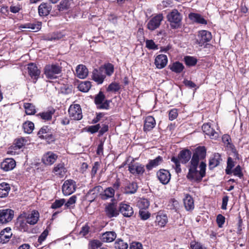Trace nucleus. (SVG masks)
I'll return each instance as SVG.
<instances>
[{
    "instance_id": "obj_1",
    "label": "nucleus",
    "mask_w": 249,
    "mask_h": 249,
    "mask_svg": "<svg viewBox=\"0 0 249 249\" xmlns=\"http://www.w3.org/2000/svg\"><path fill=\"white\" fill-rule=\"evenodd\" d=\"M198 163H194L191 161L189 172L187 176L188 179L192 181H198L202 179L205 175L206 164L201 162L199 165V171L197 170Z\"/></svg>"
},
{
    "instance_id": "obj_2",
    "label": "nucleus",
    "mask_w": 249,
    "mask_h": 249,
    "mask_svg": "<svg viewBox=\"0 0 249 249\" xmlns=\"http://www.w3.org/2000/svg\"><path fill=\"white\" fill-rule=\"evenodd\" d=\"M191 152L189 150H183L180 152L178 158L173 157L171 161L173 162V167L175 168L177 173L181 172L180 162L182 163H186L190 159Z\"/></svg>"
},
{
    "instance_id": "obj_3",
    "label": "nucleus",
    "mask_w": 249,
    "mask_h": 249,
    "mask_svg": "<svg viewBox=\"0 0 249 249\" xmlns=\"http://www.w3.org/2000/svg\"><path fill=\"white\" fill-rule=\"evenodd\" d=\"M167 20L172 29H178L181 27L182 16L177 9H173L167 15Z\"/></svg>"
},
{
    "instance_id": "obj_4",
    "label": "nucleus",
    "mask_w": 249,
    "mask_h": 249,
    "mask_svg": "<svg viewBox=\"0 0 249 249\" xmlns=\"http://www.w3.org/2000/svg\"><path fill=\"white\" fill-rule=\"evenodd\" d=\"M61 71V67L56 64L47 65L44 69V73L46 77L51 79L56 78V75L60 74Z\"/></svg>"
},
{
    "instance_id": "obj_5",
    "label": "nucleus",
    "mask_w": 249,
    "mask_h": 249,
    "mask_svg": "<svg viewBox=\"0 0 249 249\" xmlns=\"http://www.w3.org/2000/svg\"><path fill=\"white\" fill-rule=\"evenodd\" d=\"M68 112L70 117L74 120H80L83 117L82 109L79 104L71 105Z\"/></svg>"
},
{
    "instance_id": "obj_6",
    "label": "nucleus",
    "mask_w": 249,
    "mask_h": 249,
    "mask_svg": "<svg viewBox=\"0 0 249 249\" xmlns=\"http://www.w3.org/2000/svg\"><path fill=\"white\" fill-rule=\"evenodd\" d=\"M163 18V17L162 14H159L157 15L149 21L147 24V28L151 31L155 30L159 27Z\"/></svg>"
},
{
    "instance_id": "obj_7",
    "label": "nucleus",
    "mask_w": 249,
    "mask_h": 249,
    "mask_svg": "<svg viewBox=\"0 0 249 249\" xmlns=\"http://www.w3.org/2000/svg\"><path fill=\"white\" fill-rule=\"evenodd\" d=\"M14 214V211L9 209L0 210V224H5L11 221Z\"/></svg>"
},
{
    "instance_id": "obj_8",
    "label": "nucleus",
    "mask_w": 249,
    "mask_h": 249,
    "mask_svg": "<svg viewBox=\"0 0 249 249\" xmlns=\"http://www.w3.org/2000/svg\"><path fill=\"white\" fill-rule=\"evenodd\" d=\"M105 212L109 218L117 216L119 214L117 203L114 202L108 203L105 208Z\"/></svg>"
},
{
    "instance_id": "obj_9",
    "label": "nucleus",
    "mask_w": 249,
    "mask_h": 249,
    "mask_svg": "<svg viewBox=\"0 0 249 249\" xmlns=\"http://www.w3.org/2000/svg\"><path fill=\"white\" fill-rule=\"evenodd\" d=\"M38 137L41 139H44L48 143L54 141V137L48 126H43L38 132Z\"/></svg>"
},
{
    "instance_id": "obj_10",
    "label": "nucleus",
    "mask_w": 249,
    "mask_h": 249,
    "mask_svg": "<svg viewBox=\"0 0 249 249\" xmlns=\"http://www.w3.org/2000/svg\"><path fill=\"white\" fill-rule=\"evenodd\" d=\"M105 96L102 91L96 96L95 103L100 109H108L109 107V101L105 100Z\"/></svg>"
},
{
    "instance_id": "obj_11",
    "label": "nucleus",
    "mask_w": 249,
    "mask_h": 249,
    "mask_svg": "<svg viewBox=\"0 0 249 249\" xmlns=\"http://www.w3.org/2000/svg\"><path fill=\"white\" fill-rule=\"evenodd\" d=\"M76 188L75 182L71 179L65 181L62 186V191L64 195L68 196L73 193Z\"/></svg>"
},
{
    "instance_id": "obj_12",
    "label": "nucleus",
    "mask_w": 249,
    "mask_h": 249,
    "mask_svg": "<svg viewBox=\"0 0 249 249\" xmlns=\"http://www.w3.org/2000/svg\"><path fill=\"white\" fill-rule=\"evenodd\" d=\"M206 153V149L204 147H198L194 153L191 161L194 163L198 164L200 160L205 158Z\"/></svg>"
},
{
    "instance_id": "obj_13",
    "label": "nucleus",
    "mask_w": 249,
    "mask_h": 249,
    "mask_svg": "<svg viewBox=\"0 0 249 249\" xmlns=\"http://www.w3.org/2000/svg\"><path fill=\"white\" fill-rule=\"evenodd\" d=\"M58 156L52 151L46 153L42 158V161L46 165H52L57 159Z\"/></svg>"
},
{
    "instance_id": "obj_14",
    "label": "nucleus",
    "mask_w": 249,
    "mask_h": 249,
    "mask_svg": "<svg viewBox=\"0 0 249 249\" xmlns=\"http://www.w3.org/2000/svg\"><path fill=\"white\" fill-rule=\"evenodd\" d=\"M198 36L199 40H197V42L201 46H202L205 43L209 42L212 38L211 32L206 30H202L199 31L198 32Z\"/></svg>"
},
{
    "instance_id": "obj_15",
    "label": "nucleus",
    "mask_w": 249,
    "mask_h": 249,
    "mask_svg": "<svg viewBox=\"0 0 249 249\" xmlns=\"http://www.w3.org/2000/svg\"><path fill=\"white\" fill-rule=\"evenodd\" d=\"M128 170L134 175H142L145 170L144 166L139 163L131 162L128 165Z\"/></svg>"
},
{
    "instance_id": "obj_16",
    "label": "nucleus",
    "mask_w": 249,
    "mask_h": 249,
    "mask_svg": "<svg viewBox=\"0 0 249 249\" xmlns=\"http://www.w3.org/2000/svg\"><path fill=\"white\" fill-rule=\"evenodd\" d=\"M16 165L15 160L12 158L5 159L0 164V168L5 171H9L13 170Z\"/></svg>"
},
{
    "instance_id": "obj_17",
    "label": "nucleus",
    "mask_w": 249,
    "mask_h": 249,
    "mask_svg": "<svg viewBox=\"0 0 249 249\" xmlns=\"http://www.w3.org/2000/svg\"><path fill=\"white\" fill-rule=\"evenodd\" d=\"M120 212L125 217H130L133 213V209L129 205L121 203L119 207V212Z\"/></svg>"
},
{
    "instance_id": "obj_18",
    "label": "nucleus",
    "mask_w": 249,
    "mask_h": 249,
    "mask_svg": "<svg viewBox=\"0 0 249 249\" xmlns=\"http://www.w3.org/2000/svg\"><path fill=\"white\" fill-rule=\"evenodd\" d=\"M157 175L160 182L163 184H167L170 180L171 175L167 170L161 169L157 172Z\"/></svg>"
},
{
    "instance_id": "obj_19",
    "label": "nucleus",
    "mask_w": 249,
    "mask_h": 249,
    "mask_svg": "<svg viewBox=\"0 0 249 249\" xmlns=\"http://www.w3.org/2000/svg\"><path fill=\"white\" fill-rule=\"evenodd\" d=\"M67 172V169L63 162L56 164L53 168V173L59 178L63 177Z\"/></svg>"
},
{
    "instance_id": "obj_20",
    "label": "nucleus",
    "mask_w": 249,
    "mask_h": 249,
    "mask_svg": "<svg viewBox=\"0 0 249 249\" xmlns=\"http://www.w3.org/2000/svg\"><path fill=\"white\" fill-rule=\"evenodd\" d=\"M28 73L30 76L34 80H36L38 78L40 74V71L38 69L36 65L31 63L29 64L28 67Z\"/></svg>"
},
{
    "instance_id": "obj_21",
    "label": "nucleus",
    "mask_w": 249,
    "mask_h": 249,
    "mask_svg": "<svg viewBox=\"0 0 249 249\" xmlns=\"http://www.w3.org/2000/svg\"><path fill=\"white\" fill-rule=\"evenodd\" d=\"M92 79L98 84H102L106 77L102 69H94L92 71Z\"/></svg>"
},
{
    "instance_id": "obj_22",
    "label": "nucleus",
    "mask_w": 249,
    "mask_h": 249,
    "mask_svg": "<svg viewBox=\"0 0 249 249\" xmlns=\"http://www.w3.org/2000/svg\"><path fill=\"white\" fill-rule=\"evenodd\" d=\"M12 235L11 228L9 227L5 228L0 232V243L4 244L7 242Z\"/></svg>"
},
{
    "instance_id": "obj_23",
    "label": "nucleus",
    "mask_w": 249,
    "mask_h": 249,
    "mask_svg": "<svg viewBox=\"0 0 249 249\" xmlns=\"http://www.w3.org/2000/svg\"><path fill=\"white\" fill-rule=\"evenodd\" d=\"M52 10V6L47 3H42L38 7V14L40 16L48 15Z\"/></svg>"
},
{
    "instance_id": "obj_24",
    "label": "nucleus",
    "mask_w": 249,
    "mask_h": 249,
    "mask_svg": "<svg viewBox=\"0 0 249 249\" xmlns=\"http://www.w3.org/2000/svg\"><path fill=\"white\" fill-rule=\"evenodd\" d=\"M167 63V57L166 55L160 54L155 58V64L158 69L164 68Z\"/></svg>"
},
{
    "instance_id": "obj_25",
    "label": "nucleus",
    "mask_w": 249,
    "mask_h": 249,
    "mask_svg": "<svg viewBox=\"0 0 249 249\" xmlns=\"http://www.w3.org/2000/svg\"><path fill=\"white\" fill-rule=\"evenodd\" d=\"M202 129L203 132L211 139H215L218 137L217 133L213 128H211L209 124H204L202 126Z\"/></svg>"
},
{
    "instance_id": "obj_26",
    "label": "nucleus",
    "mask_w": 249,
    "mask_h": 249,
    "mask_svg": "<svg viewBox=\"0 0 249 249\" xmlns=\"http://www.w3.org/2000/svg\"><path fill=\"white\" fill-rule=\"evenodd\" d=\"M28 222L25 218L19 216L16 223V227L20 231H25L28 229Z\"/></svg>"
},
{
    "instance_id": "obj_27",
    "label": "nucleus",
    "mask_w": 249,
    "mask_h": 249,
    "mask_svg": "<svg viewBox=\"0 0 249 249\" xmlns=\"http://www.w3.org/2000/svg\"><path fill=\"white\" fill-rule=\"evenodd\" d=\"M156 121L151 116H148L145 118L143 130L144 131H150L155 126Z\"/></svg>"
},
{
    "instance_id": "obj_28",
    "label": "nucleus",
    "mask_w": 249,
    "mask_h": 249,
    "mask_svg": "<svg viewBox=\"0 0 249 249\" xmlns=\"http://www.w3.org/2000/svg\"><path fill=\"white\" fill-rule=\"evenodd\" d=\"M75 74L81 79L85 78L88 74V70L85 66L79 65L76 69Z\"/></svg>"
},
{
    "instance_id": "obj_29",
    "label": "nucleus",
    "mask_w": 249,
    "mask_h": 249,
    "mask_svg": "<svg viewBox=\"0 0 249 249\" xmlns=\"http://www.w3.org/2000/svg\"><path fill=\"white\" fill-rule=\"evenodd\" d=\"M41 28V23L37 22V23H27L20 26L21 29H28L29 31L37 32Z\"/></svg>"
},
{
    "instance_id": "obj_30",
    "label": "nucleus",
    "mask_w": 249,
    "mask_h": 249,
    "mask_svg": "<svg viewBox=\"0 0 249 249\" xmlns=\"http://www.w3.org/2000/svg\"><path fill=\"white\" fill-rule=\"evenodd\" d=\"M39 218V213L37 211H33L31 213L28 214L25 219L28 223L30 225H34L37 222Z\"/></svg>"
},
{
    "instance_id": "obj_31",
    "label": "nucleus",
    "mask_w": 249,
    "mask_h": 249,
    "mask_svg": "<svg viewBox=\"0 0 249 249\" xmlns=\"http://www.w3.org/2000/svg\"><path fill=\"white\" fill-rule=\"evenodd\" d=\"M189 18L194 22L202 24H207V21L199 14L191 13L189 15Z\"/></svg>"
},
{
    "instance_id": "obj_32",
    "label": "nucleus",
    "mask_w": 249,
    "mask_h": 249,
    "mask_svg": "<svg viewBox=\"0 0 249 249\" xmlns=\"http://www.w3.org/2000/svg\"><path fill=\"white\" fill-rule=\"evenodd\" d=\"M116 238L114 231H107L102 234L101 239L104 242H111Z\"/></svg>"
},
{
    "instance_id": "obj_33",
    "label": "nucleus",
    "mask_w": 249,
    "mask_h": 249,
    "mask_svg": "<svg viewBox=\"0 0 249 249\" xmlns=\"http://www.w3.org/2000/svg\"><path fill=\"white\" fill-rule=\"evenodd\" d=\"M184 205L186 210H192L194 208L193 198L189 195H186L183 199Z\"/></svg>"
},
{
    "instance_id": "obj_34",
    "label": "nucleus",
    "mask_w": 249,
    "mask_h": 249,
    "mask_svg": "<svg viewBox=\"0 0 249 249\" xmlns=\"http://www.w3.org/2000/svg\"><path fill=\"white\" fill-rule=\"evenodd\" d=\"M102 190L103 188L101 186H95L88 192L87 196L88 197H90L92 200H93L97 196L98 194L101 192V191Z\"/></svg>"
},
{
    "instance_id": "obj_35",
    "label": "nucleus",
    "mask_w": 249,
    "mask_h": 249,
    "mask_svg": "<svg viewBox=\"0 0 249 249\" xmlns=\"http://www.w3.org/2000/svg\"><path fill=\"white\" fill-rule=\"evenodd\" d=\"M10 187L9 184L3 182L0 184V197H5L9 194Z\"/></svg>"
},
{
    "instance_id": "obj_36",
    "label": "nucleus",
    "mask_w": 249,
    "mask_h": 249,
    "mask_svg": "<svg viewBox=\"0 0 249 249\" xmlns=\"http://www.w3.org/2000/svg\"><path fill=\"white\" fill-rule=\"evenodd\" d=\"M115 191L111 187L107 188L101 194V197L102 199L107 200L108 198H112L114 196Z\"/></svg>"
},
{
    "instance_id": "obj_37",
    "label": "nucleus",
    "mask_w": 249,
    "mask_h": 249,
    "mask_svg": "<svg viewBox=\"0 0 249 249\" xmlns=\"http://www.w3.org/2000/svg\"><path fill=\"white\" fill-rule=\"evenodd\" d=\"M221 160L220 155L218 153L214 154L213 157L210 159L209 161V167L210 169H213L220 163Z\"/></svg>"
},
{
    "instance_id": "obj_38",
    "label": "nucleus",
    "mask_w": 249,
    "mask_h": 249,
    "mask_svg": "<svg viewBox=\"0 0 249 249\" xmlns=\"http://www.w3.org/2000/svg\"><path fill=\"white\" fill-rule=\"evenodd\" d=\"M162 158L159 156L155 159L150 160L149 163L146 166V168L148 170H151L152 168L158 166L162 162Z\"/></svg>"
},
{
    "instance_id": "obj_39",
    "label": "nucleus",
    "mask_w": 249,
    "mask_h": 249,
    "mask_svg": "<svg viewBox=\"0 0 249 249\" xmlns=\"http://www.w3.org/2000/svg\"><path fill=\"white\" fill-rule=\"evenodd\" d=\"M138 188L137 184L135 182L128 183L125 187L126 194H134Z\"/></svg>"
},
{
    "instance_id": "obj_40",
    "label": "nucleus",
    "mask_w": 249,
    "mask_h": 249,
    "mask_svg": "<svg viewBox=\"0 0 249 249\" xmlns=\"http://www.w3.org/2000/svg\"><path fill=\"white\" fill-rule=\"evenodd\" d=\"M54 109L52 108L46 112L40 113L38 115L40 116L42 119L48 121L52 119V115L54 114Z\"/></svg>"
},
{
    "instance_id": "obj_41",
    "label": "nucleus",
    "mask_w": 249,
    "mask_h": 249,
    "mask_svg": "<svg viewBox=\"0 0 249 249\" xmlns=\"http://www.w3.org/2000/svg\"><path fill=\"white\" fill-rule=\"evenodd\" d=\"M170 69L174 72L180 73L183 71L184 66L182 63L179 62H176L170 66Z\"/></svg>"
},
{
    "instance_id": "obj_42",
    "label": "nucleus",
    "mask_w": 249,
    "mask_h": 249,
    "mask_svg": "<svg viewBox=\"0 0 249 249\" xmlns=\"http://www.w3.org/2000/svg\"><path fill=\"white\" fill-rule=\"evenodd\" d=\"M24 107L25 109L26 113L27 115H33L36 113V109L34 105L31 103H24Z\"/></svg>"
},
{
    "instance_id": "obj_43",
    "label": "nucleus",
    "mask_w": 249,
    "mask_h": 249,
    "mask_svg": "<svg viewBox=\"0 0 249 249\" xmlns=\"http://www.w3.org/2000/svg\"><path fill=\"white\" fill-rule=\"evenodd\" d=\"M167 217L165 214H159L156 216V221L161 227H163L167 222Z\"/></svg>"
},
{
    "instance_id": "obj_44",
    "label": "nucleus",
    "mask_w": 249,
    "mask_h": 249,
    "mask_svg": "<svg viewBox=\"0 0 249 249\" xmlns=\"http://www.w3.org/2000/svg\"><path fill=\"white\" fill-rule=\"evenodd\" d=\"M91 84L89 81H85L81 82L78 86L79 89L84 92H88L90 89Z\"/></svg>"
},
{
    "instance_id": "obj_45",
    "label": "nucleus",
    "mask_w": 249,
    "mask_h": 249,
    "mask_svg": "<svg viewBox=\"0 0 249 249\" xmlns=\"http://www.w3.org/2000/svg\"><path fill=\"white\" fill-rule=\"evenodd\" d=\"M23 128L25 133L30 134L34 129V124L30 121L26 122L23 124Z\"/></svg>"
},
{
    "instance_id": "obj_46",
    "label": "nucleus",
    "mask_w": 249,
    "mask_h": 249,
    "mask_svg": "<svg viewBox=\"0 0 249 249\" xmlns=\"http://www.w3.org/2000/svg\"><path fill=\"white\" fill-rule=\"evenodd\" d=\"M72 0H62L60 4L57 6L58 10L59 11H63L64 10L68 9L72 3Z\"/></svg>"
},
{
    "instance_id": "obj_47",
    "label": "nucleus",
    "mask_w": 249,
    "mask_h": 249,
    "mask_svg": "<svg viewBox=\"0 0 249 249\" xmlns=\"http://www.w3.org/2000/svg\"><path fill=\"white\" fill-rule=\"evenodd\" d=\"M114 248L116 249H127L128 245L122 240L118 239L114 243Z\"/></svg>"
},
{
    "instance_id": "obj_48",
    "label": "nucleus",
    "mask_w": 249,
    "mask_h": 249,
    "mask_svg": "<svg viewBox=\"0 0 249 249\" xmlns=\"http://www.w3.org/2000/svg\"><path fill=\"white\" fill-rule=\"evenodd\" d=\"M102 245V242L98 240H93L89 243V249H98Z\"/></svg>"
},
{
    "instance_id": "obj_49",
    "label": "nucleus",
    "mask_w": 249,
    "mask_h": 249,
    "mask_svg": "<svg viewBox=\"0 0 249 249\" xmlns=\"http://www.w3.org/2000/svg\"><path fill=\"white\" fill-rule=\"evenodd\" d=\"M27 142V141L26 139L23 138H20L16 139L15 141V146L14 147L16 148V149H20L22 148L23 146H24L26 144V143Z\"/></svg>"
},
{
    "instance_id": "obj_50",
    "label": "nucleus",
    "mask_w": 249,
    "mask_h": 249,
    "mask_svg": "<svg viewBox=\"0 0 249 249\" xmlns=\"http://www.w3.org/2000/svg\"><path fill=\"white\" fill-rule=\"evenodd\" d=\"M120 89L121 86L119 84L116 82H112L108 86L107 90V91L116 92L118 91Z\"/></svg>"
},
{
    "instance_id": "obj_51",
    "label": "nucleus",
    "mask_w": 249,
    "mask_h": 249,
    "mask_svg": "<svg viewBox=\"0 0 249 249\" xmlns=\"http://www.w3.org/2000/svg\"><path fill=\"white\" fill-rule=\"evenodd\" d=\"M184 59L186 65L188 66H195L197 63V59L193 56H187Z\"/></svg>"
},
{
    "instance_id": "obj_52",
    "label": "nucleus",
    "mask_w": 249,
    "mask_h": 249,
    "mask_svg": "<svg viewBox=\"0 0 249 249\" xmlns=\"http://www.w3.org/2000/svg\"><path fill=\"white\" fill-rule=\"evenodd\" d=\"M63 36L60 34H53L44 36V39L48 41L58 40L62 38Z\"/></svg>"
},
{
    "instance_id": "obj_53",
    "label": "nucleus",
    "mask_w": 249,
    "mask_h": 249,
    "mask_svg": "<svg viewBox=\"0 0 249 249\" xmlns=\"http://www.w3.org/2000/svg\"><path fill=\"white\" fill-rule=\"evenodd\" d=\"M106 73L108 76H110L114 72V66L110 63L105 65L104 66Z\"/></svg>"
},
{
    "instance_id": "obj_54",
    "label": "nucleus",
    "mask_w": 249,
    "mask_h": 249,
    "mask_svg": "<svg viewBox=\"0 0 249 249\" xmlns=\"http://www.w3.org/2000/svg\"><path fill=\"white\" fill-rule=\"evenodd\" d=\"M146 47L150 50H157L158 46L155 44L153 40H146L145 41Z\"/></svg>"
},
{
    "instance_id": "obj_55",
    "label": "nucleus",
    "mask_w": 249,
    "mask_h": 249,
    "mask_svg": "<svg viewBox=\"0 0 249 249\" xmlns=\"http://www.w3.org/2000/svg\"><path fill=\"white\" fill-rule=\"evenodd\" d=\"M65 202L64 199L56 200L52 205L51 207L53 209H57L62 206Z\"/></svg>"
},
{
    "instance_id": "obj_56",
    "label": "nucleus",
    "mask_w": 249,
    "mask_h": 249,
    "mask_svg": "<svg viewBox=\"0 0 249 249\" xmlns=\"http://www.w3.org/2000/svg\"><path fill=\"white\" fill-rule=\"evenodd\" d=\"M190 247L191 249H206V248L201 243L196 241L191 243Z\"/></svg>"
},
{
    "instance_id": "obj_57",
    "label": "nucleus",
    "mask_w": 249,
    "mask_h": 249,
    "mask_svg": "<svg viewBox=\"0 0 249 249\" xmlns=\"http://www.w3.org/2000/svg\"><path fill=\"white\" fill-rule=\"evenodd\" d=\"M225 221V218L222 214H219L217 216L216 222L219 228H222L223 227V225L224 224Z\"/></svg>"
},
{
    "instance_id": "obj_58",
    "label": "nucleus",
    "mask_w": 249,
    "mask_h": 249,
    "mask_svg": "<svg viewBox=\"0 0 249 249\" xmlns=\"http://www.w3.org/2000/svg\"><path fill=\"white\" fill-rule=\"evenodd\" d=\"M76 201V197L75 196H72L68 200V201L65 203V206L67 208H71V207L75 204Z\"/></svg>"
},
{
    "instance_id": "obj_59",
    "label": "nucleus",
    "mask_w": 249,
    "mask_h": 249,
    "mask_svg": "<svg viewBox=\"0 0 249 249\" xmlns=\"http://www.w3.org/2000/svg\"><path fill=\"white\" fill-rule=\"evenodd\" d=\"M139 214L142 219L146 220L150 216V213L145 210H141L139 211Z\"/></svg>"
},
{
    "instance_id": "obj_60",
    "label": "nucleus",
    "mask_w": 249,
    "mask_h": 249,
    "mask_svg": "<svg viewBox=\"0 0 249 249\" xmlns=\"http://www.w3.org/2000/svg\"><path fill=\"white\" fill-rule=\"evenodd\" d=\"M89 228L88 225H85L83 226L79 232V235L81 236H85L89 233Z\"/></svg>"
},
{
    "instance_id": "obj_61",
    "label": "nucleus",
    "mask_w": 249,
    "mask_h": 249,
    "mask_svg": "<svg viewBox=\"0 0 249 249\" xmlns=\"http://www.w3.org/2000/svg\"><path fill=\"white\" fill-rule=\"evenodd\" d=\"M130 249H142V245L140 242H134L131 244Z\"/></svg>"
},
{
    "instance_id": "obj_62",
    "label": "nucleus",
    "mask_w": 249,
    "mask_h": 249,
    "mask_svg": "<svg viewBox=\"0 0 249 249\" xmlns=\"http://www.w3.org/2000/svg\"><path fill=\"white\" fill-rule=\"evenodd\" d=\"M233 175L236 176L239 178H241L243 176V174L241 172V169L239 165H238L236 168L232 171Z\"/></svg>"
},
{
    "instance_id": "obj_63",
    "label": "nucleus",
    "mask_w": 249,
    "mask_h": 249,
    "mask_svg": "<svg viewBox=\"0 0 249 249\" xmlns=\"http://www.w3.org/2000/svg\"><path fill=\"white\" fill-rule=\"evenodd\" d=\"M100 124H97L95 125L89 126L88 127V130L89 132H90L91 133H94L97 132L99 130V129H100Z\"/></svg>"
},
{
    "instance_id": "obj_64",
    "label": "nucleus",
    "mask_w": 249,
    "mask_h": 249,
    "mask_svg": "<svg viewBox=\"0 0 249 249\" xmlns=\"http://www.w3.org/2000/svg\"><path fill=\"white\" fill-rule=\"evenodd\" d=\"M178 116L177 110L173 109L171 110L169 113V118L170 120L175 119Z\"/></svg>"
}]
</instances>
